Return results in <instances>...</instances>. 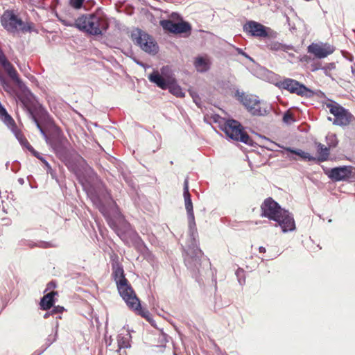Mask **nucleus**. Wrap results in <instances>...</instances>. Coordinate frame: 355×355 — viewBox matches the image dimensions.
Instances as JSON below:
<instances>
[{"label": "nucleus", "mask_w": 355, "mask_h": 355, "mask_svg": "<svg viewBox=\"0 0 355 355\" xmlns=\"http://www.w3.org/2000/svg\"><path fill=\"white\" fill-rule=\"evenodd\" d=\"M183 196L185 209L188 217V238L186 242L184 263L187 268L198 279L201 266V257L203 254L199 247L198 233L196 228L191 197L189 191V181L186 178L184 182Z\"/></svg>", "instance_id": "nucleus-1"}, {"label": "nucleus", "mask_w": 355, "mask_h": 355, "mask_svg": "<svg viewBox=\"0 0 355 355\" xmlns=\"http://www.w3.org/2000/svg\"><path fill=\"white\" fill-rule=\"evenodd\" d=\"M54 151L67 168L78 176L87 166L85 160L72 148L67 139L55 144Z\"/></svg>", "instance_id": "nucleus-2"}, {"label": "nucleus", "mask_w": 355, "mask_h": 355, "mask_svg": "<svg viewBox=\"0 0 355 355\" xmlns=\"http://www.w3.org/2000/svg\"><path fill=\"white\" fill-rule=\"evenodd\" d=\"M214 123H218L219 128L223 131L226 136L232 140L241 141L245 144L252 146L253 141L250 137L240 122L234 119L225 120L218 114L212 116Z\"/></svg>", "instance_id": "nucleus-3"}, {"label": "nucleus", "mask_w": 355, "mask_h": 355, "mask_svg": "<svg viewBox=\"0 0 355 355\" xmlns=\"http://www.w3.org/2000/svg\"><path fill=\"white\" fill-rule=\"evenodd\" d=\"M75 27L91 35H102L109 28L106 19L95 15H83L74 22Z\"/></svg>", "instance_id": "nucleus-4"}, {"label": "nucleus", "mask_w": 355, "mask_h": 355, "mask_svg": "<svg viewBox=\"0 0 355 355\" xmlns=\"http://www.w3.org/2000/svg\"><path fill=\"white\" fill-rule=\"evenodd\" d=\"M112 270V276L116 282L117 289L121 297L125 303L128 304L131 307L135 306V304H134L132 300L137 302L136 301H138V297L136 296L135 291L125 277L123 266L118 263H114Z\"/></svg>", "instance_id": "nucleus-5"}, {"label": "nucleus", "mask_w": 355, "mask_h": 355, "mask_svg": "<svg viewBox=\"0 0 355 355\" xmlns=\"http://www.w3.org/2000/svg\"><path fill=\"white\" fill-rule=\"evenodd\" d=\"M168 71H169L168 66L163 67L161 69L162 74L157 71H153V73L149 74L148 80L162 89H168L171 94L177 97H184V93L182 92L181 87L178 85L175 78L166 75Z\"/></svg>", "instance_id": "nucleus-6"}, {"label": "nucleus", "mask_w": 355, "mask_h": 355, "mask_svg": "<svg viewBox=\"0 0 355 355\" xmlns=\"http://www.w3.org/2000/svg\"><path fill=\"white\" fill-rule=\"evenodd\" d=\"M236 94L239 101L253 116H266L271 111V105L264 101H261L257 96L239 93L237 91Z\"/></svg>", "instance_id": "nucleus-7"}, {"label": "nucleus", "mask_w": 355, "mask_h": 355, "mask_svg": "<svg viewBox=\"0 0 355 355\" xmlns=\"http://www.w3.org/2000/svg\"><path fill=\"white\" fill-rule=\"evenodd\" d=\"M326 107L329 109L330 113L334 116V118L329 116L327 119L335 125L345 128L349 125V123L354 120L353 114L348 110L333 100H329V102L326 103Z\"/></svg>", "instance_id": "nucleus-8"}, {"label": "nucleus", "mask_w": 355, "mask_h": 355, "mask_svg": "<svg viewBox=\"0 0 355 355\" xmlns=\"http://www.w3.org/2000/svg\"><path fill=\"white\" fill-rule=\"evenodd\" d=\"M1 23L2 26L9 32L17 31L18 27L22 32H31L33 29L32 22H24L13 10L4 11L1 17Z\"/></svg>", "instance_id": "nucleus-9"}, {"label": "nucleus", "mask_w": 355, "mask_h": 355, "mask_svg": "<svg viewBox=\"0 0 355 355\" xmlns=\"http://www.w3.org/2000/svg\"><path fill=\"white\" fill-rule=\"evenodd\" d=\"M273 84L280 89L287 90L291 94L300 96L311 97L314 94L311 89L292 78H281L279 76H277Z\"/></svg>", "instance_id": "nucleus-10"}, {"label": "nucleus", "mask_w": 355, "mask_h": 355, "mask_svg": "<svg viewBox=\"0 0 355 355\" xmlns=\"http://www.w3.org/2000/svg\"><path fill=\"white\" fill-rule=\"evenodd\" d=\"M131 40L142 51L155 55L158 52L159 46L153 37L140 29H136L131 33Z\"/></svg>", "instance_id": "nucleus-11"}, {"label": "nucleus", "mask_w": 355, "mask_h": 355, "mask_svg": "<svg viewBox=\"0 0 355 355\" xmlns=\"http://www.w3.org/2000/svg\"><path fill=\"white\" fill-rule=\"evenodd\" d=\"M284 209L271 198H266L261 205V216L272 220H277Z\"/></svg>", "instance_id": "nucleus-12"}, {"label": "nucleus", "mask_w": 355, "mask_h": 355, "mask_svg": "<svg viewBox=\"0 0 355 355\" xmlns=\"http://www.w3.org/2000/svg\"><path fill=\"white\" fill-rule=\"evenodd\" d=\"M243 30L248 35L262 38L268 36L270 28L257 21L249 20L243 24Z\"/></svg>", "instance_id": "nucleus-13"}, {"label": "nucleus", "mask_w": 355, "mask_h": 355, "mask_svg": "<svg viewBox=\"0 0 355 355\" xmlns=\"http://www.w3.org/2000/svg\"><path fill=\"white\" fill-rule=\"evenodd\" d=\"M160 25L164 30L175 34L187 33L191 31L190 24L184 21L173 22L170 19H164L160 21Z\"/></svg>", "instance_id": "nucleus-14"}, {"label": "nucleus", "mask_w": 355, "mask_h": 355, "mask_svg": "<svg viewBox=\"0 0 355 355\" xmlns=\"http://www.w3.org/2000/svg\"><path fill=\"white\" fill-rule=\"evenodd\" d=\"M277 218V220H274V221L277 222L275 226H279L282 232L286 233L295 230V223L293 216L288 210L284 209L281 214L278 215Z\"/></svg>", "instance_id": "nucleus-15"}, {"label": "nucleus", "mask_w": 355, "mask_h": 355, "mask_svg": "<svg viewBox=\"0 0 355 355\" xmlns=\"http://www.w3.org/2000/svg\"><path fill=\"white\" fill-rule=\"evenodd\" d=\"M352 166H342L331 168L325 172L328 178L334 182H340L347 180L352 175Z\"/></svg>", "instance_id": "nucleus-16"}, {"label": "nucleus", "mask_w": 355, "mask_h": 355, "mask_svg": "<svg viewBox=\"0 0 355 355\" xmlns=\"http://www.w3.org/2000/svg\"><path fill=\"white\" fill-rule=\"evenodd\" d=\"M0 64L8 74V76L12 80H13L19 87L21 88L24 85L22 80L19 78L18 73L16 69L14 68L13 65L8 60L6 56L4 53L0 48Z\"/></svg>", "instance_id": "nucleus-17"}, {"label": "nucleus", "mask_w": 355, "mask_h": 355, "mask_svg": "<svg viewBox=\"0 0 355 355\" xmlns=\"http://www.w3.org/2000/svg\"><path fill=\"white\" fill-rule=\"evenodd\" d=\"M335 48L328 43H312L308 46V52L318 58H324L334 53Z\"/></svg>", "instance_id": "nucleus-18"}, {"label": "nucleus", "mask_w": 355, "mask_h": 355, "mask_svg": "<svg viewBox=\"0 0 355 355\" xmlns=\"http://www.w3.org/2000/svg\"><path fill=\"white\" fill-rule=\"evenodd\" d=\"M28 114H29L31 119L35 123L37 128L39 130V131L42 135L44 138L46 140H47L48 136L46 134V132H45L44 130L43 129V128L42 127L40 123L39 122V120L42 121H46V122L49 121L50 120V116H49V113L42 106L38 108V110H37L36 114H35L33 112V111L31 110V109H28Z\"/></svg>", "instance_id": "nucleus-19"}, {"label": "nucleus", "mask_w": 355, "mask_h": 355, "mask_svg": "<svg viewBox=\"0 0 355 355\" xmlns=\"http://www.w3.org/2000/svg\"><path fill=\"white\" fill-rule=\"evenodd\" d=\"M193 64L197 71L205 73L209 70L211 62L209 58L200 56L195 59Z\"/></svg>", "instance_id": "nucleus-20"}, {"label": "nucleus", "mask_w": 355, "mask_h": 355, "mask_svg": "<svg viewBox=\"0 0 355 355\" xmlns=\"http://www.w3.org/2000/svg\"><path fill=\"white\" fill-rule=\"evenodd\" d=\"M109 225L121 239H123L125 232L129 230L130 227V224L124 220L121 221L122 227H119L116 223L112 220L109 221Z\"/></svg>", "instance_id": "nucleus-21"}, {"label": "nucleus", "mask_w": 355, "mask_h": 355, "mask_svg": "<svg viewBox=\"0 0 355 355\" xmlns=\"http://www.w3.org/2000/svg\"><path fill=\"white\" fill-rule=\"evenodd\" d=\"M57 295V292L55 291H51L43 296V297L41 298L40 306V309L42 310H49L50 309L54 302V297Z\"/></svg>", "instance_id": "nucleus-22"}, {"label": "nucleus", "mask_w": 355, "mask_h": 355, "mask_svg": "<svg viewBox=\"0 0 355 355\" xmlns=\"http://www.w3.org/2000/svg\"><path fill=\"white\" fill-rule=\"evenodd\" d=\"M266 47L272 51H284L287 52L289 50H293V46L292 45H287L280 43L277 41H270L267 43Z\"/></svg>", "instance_id": "nucleus-23"}, {"label": "nucleus", "mask_w": 355, "mask_h": 355, "mask_svg": "<svg viewBox=\"0 0 355 355\" xmlns=\"http://www.w3.org/2000/svg\"><path fill=\"white\" fill-rule=\"evenodd\" d=\"M285 151L298 155L304 160L314 161L315 158L311 155L309 153L304 152L301 149H295L291 147L281 146Z\"/></svg>", "instance_id": "nucleus-24"}, {"label": "nucleus", "mask_w": 355, "mask_h": 355, "mask_svg": "<svg viewBox=\"0 0 355 355\" xmlns=\"http://www.w3.org/2000/svg\"><path fill=\"white\" fill-rule=\"evenodd\" d=\"M317 152L318 153V161L324 162L326 161L329 157V148L320 143H318L317 144Z\"/></svg>", "instance_id": "nucleus-25"}, {"label": "nucleus", "mask_w": 355, "mask_h": 355, "mask_svg": "<svg viewBox=\"0 0 355 355\" xmlns=\"http://www.w3.org/2000/svg\"><path fill=\"white\" fill-rule=\"evenodd\" d=\"M59 327V322L58 321L55 323V327L53 328L54 334L53 335H49L46 339V347L41 352H34L33 355H40L44 352V350H46L52 343H53L56 339L58 336V330Z\"/></svg>", "instance_id": "nucleus-26"}, {"label": "nucleus", "mask_w": 355, "mask_h": 355, "mask_svg": "<svg viewBox=\"0 0 355 355\" xmlns=\"http://www.w3.org/2000/svg\"><path fill=\"white\" fill-rule=\"evenodd\" d=\"M137 302H135L132 300V302H134V304H135V306L131 307L128 304H126L127 306L132 310H134L136 311L139 315H141L142 317L146 318L147 320H149L150 318V313L148 310L143 309L141 306L140 301L138 299V301H136Z\"/></svg>", "instance_id": "nucleus-27"}, {"label": "nucleus", "mask_w": 355, "mask_h": 355, "mask_svg": "<svg viewBox=\"0 0 355 355\" xmlns=\"http://www.w3.org/2000/svg\"><path fill=\"white\" fill-rule=\"evenodd\" d=\"M35 157H37L38 159H40L42 164H44L47 173H50L52 176H53V174L55 173L53 170L52 169L51 165L49 163L46 161V159L42 157L40 153L37 151L34 152L33 155Z\"/></svg>", "instance_id": "nucleus-28"}, {"label": "nucleus", "mask_w": 355, "mask_h": 355, "mask_svg": "<svg viewBox=\"0 0 355 355\" xmlns=\"http://www.w3.org/2000/svg\"><path fill=\"white\" fill-rule=\"evenodd\" d=\"M326 141L329 148L336 147L338 142L336 135L333 133H329L326 136Z\"/></svg>", "instance_id": "nucleus-29"}, {"label": "nucleus", "mask_w": 355, "mask_h": 355, "mask_svg": "<svg viewBox=\"0 0 355 355\" xmlns=\"http://www.w3.org/2000/svg\"><path fill=\"white\" fill-rule=\"evenodd\" d=\"M26 245L31 248H33L35 246L42 248H49L54 247V245L53 244H51V243L46 242V241H39L37 243H33L32 241H28V243Z\"/></svg>", "instance_id": "nucleus-30"}, {"label": "nucleus", "mask_w": 355, "mask_h": 355, "mask_svg": "<svg viewBox=\"0 0 355 355\" xmlns=\"http://www.w3.org/2000/svg\"><path fill=\"white\" fill-rule=\"evenodd\" d=\"M235 275L236 276L239 284L241 286H243L245 283V272L243 269L239 268L236 272Z\"/></svg>", "instance_id": "nucleus-31"}, {"label": "nucleus", "mask_w": 355, "mask_h": 355, "mask_svg": "<svg viewBox=\"0 0 355 355\" xmlns=\"http://www.w3.org/2000/svg\"><path fill=\"white\" fill-rule=\"evenodd\" d=\"M17 138L18 139L20 144L24 146L28 151H30L33 155L34 152L36 150L33 148V147L29 144L26 139L22 137L21 136L17 135Z\"/></svg>", "instance_id": "nucleus-32"}, {"label": "nucleus", "mask_w": 355, "mask_h": 355, "mask_svg": "<svg viewBox=\"0 0 355 355\" xmlns=\"http://www.w3.org/2000/svg\"><path fill=\"white\" fill-rule=\"evenodd\" d=\"M1 119L9 128L13 129V128L15 127V121L11 117V116L8 114V113L3 116V117L1 118Z\"/></svg>", "instance_id": "nucleus-33"}, {"label": "nucleus", "mask_w": 355, "mask_h": 355, "mask_svg": "<svg viewBox=\"0 0 355 355\" xmlns=\"http://www.w3.org/2000/svg\"><path fill=\"white\" fill-rule=\"evenodd\" d=\"M335 67H336L335 64L334 62H331V63L327 64L325 66L322 67V68L316 67L315 69H313V71L322 69L326 76H330L329 72L331 70L334 69Z\"/></svg>", "instance_id": "nucleus-34"}, {"label": "nucleus", "mask_w": 355, "mask_h": 355, "mask_svg": "<svg viewBox=\"0 0 355 355\" xmlns=\"http://www.w3.org/2000/svg\"><path fill=\"white\" fill-rule=\"evenodd\" d=\"M64 311V307L60 306H54L51 311V315H55V321L58 322V319H61L60 314Z\"/></svg>", "instance_id": "nucleus-35"}, {"label": "nucleus", "mask_w": 355, "mask_h": 355, "mask_svg": "<svg viewBox=\"0 0 355 355\" xmlns=\"http://www.w3.org/2000/svg\"><path fill=\"white\" fill-rule=\"evenodd\" d=\"M85 0H69V5L75 8L80 9L83 7Z\"/></svg>", "instance_id": "nucleus-36"}, {"label": "nucleus", "mask_w": 355, "mask_h": 355, "mask_svg": "<svg viewBox=\"0 0 355 355\" xmlns=\"http://www.w3.org/2000/svg\"><path fill=\"white\" fill-rule=\"evenodd\" d=\"M283 121L286 123H290L291 121H293V116L288 112L284 113L283 116Z\"/></svg>", "instance_id": "nucleus-37"}, {"label": "nucleus", "mask_w": 355, "mask_h": 355, "mask_svg": "<svg viewBox=\"0 0 355 355\" xmlns=\"http://www.w3.org/2000/svg\"><path fill=\"white\" fill-rule=\"evenodd\" d=\"M236 51L238 52L239 54L242 55L243 56L249 59L250 60H253L252 58L250 56H249L245 52H244L243 49L237 48Z\"/></svg>", "instance_id": "nucleus-38"}, {"label": "nucleus", "mask_w": 355, "mask_h": 355, "mask_svg": "<svg viewBox=\"0 0 355 355\" xmlns=\"http://www.w3.org/2000/svg\"><path fill=\"white\" fill-rule=\"evenodd\" d=\"M18 67H19L20 70L24 73L25 75L28 71V70H30L29 66L26 65L25 64L23 65L18 64Z\"/></svg>", "instance_id": "nucleus-39"}, {"label": "nucleus", "mask_w": 355, "mask_h": 355, "mask_svg": "<svg viewBox=\"0 0 355 355\" xmlns=\"http://www.w3.org/2000/svg\"><path fill=\"white\" fill-rule=\"evenodd\" d=\"M0 85H1L3 87L8 85L6 78L3 76V74L1 73V71H0Z\"/></svg>", "instance_id": "nucleus-40"}, {"label": "nucleus", "mask_w": 355, "mask_h": 355, "mask_svg": "<svg viewBox=\"0 0 355 355\" xmlns=\"http://www.w3.org/2000/svg\"><path fill=\"white\" fill-rule=\"evenodd\" d=\"M55 287H56V284L54 282H50L47 284V288H55Z\"/></svg>", "instance_id": "nucleus-41"}, {"label": "nucleus", "mask_w": 355, "mask_h": 355, "mask_svg": "<svg viewBox=\"0 0 355 355\" xmlns=\"http://www.w3.org/2000/svg\"><path fill=\"white\" fill-rule=\"evenodd\" d=\"M349 125H351L352 127V128L354 129V135H355V117L354 116V120L352 121V123H349Z\"/></svg>", "instance_id": "nucleus-42"}, {"label": "nucleus", "mask_w": 355, "mask_h": 355, "mask_svg": "<svg viewBox=\"0 0 355 355\" xmlns=\"http://www.w3.org/2000/svg\"><path fill=\"white\" fill-rule=\"evenodd\" d=\"M259 251L260 253H265L266 252V248L264 247L260 246L259 248Z\"/></svg>", "instance_id": "nucleus-43"}, {"label": "nucleus", "mask_w": 355, "mask_h": 355, "mask_svg": "<svg viewBox=\"0 0 355 355\" xmlns=\"http://www.w3.org/2000/svg\"><path fill=\"white\" fill-rule=\"evenodd\" d=\"M171 17L173 18V19H178L180 17V15L178 14V13H175V12H173L171 14Z\"/></svg>", "instance_id": "nucleus-44"}, {"label": "nucleus", "mask_w": 355, "mask_h": 355, "mask_svg": "<svg viewBox=\"0 0 355 355\" xmlns=\"http://www.w3.org/2000/svg\"><path fill=\"white\" fill-rule=\"evenodd\" d=\"M63 24L65 26H74L75 27L74 24H71V23H69V22H65V21H63Z\"/></svg>", "instance_id": "nucleus-45"}, {"label": "nucleus", "mask_w": 355, "mask_h": 355, "mask_svg": "<svg viewBox=\"0 0 355 355\" xmlns=\"http://www.w3.org/2000/svg\"><path fill=\"white\" fill-rule=\"evenodd\" d=\"M285 17H286V23L288 24V25L289 26H291V23H290V18H289V17H288V16H287V15H285Z\"/></svg>", "instance_id": "nucleus-46"}, {"label": "nucleus", "mask_w": 355, "mask_h": 355, "mask_svg": "<svg viewBox=\"0 0 355 355\" xmlns=\"http://www.w3.org/2000/svg\"><path fill=\"white\" fill-rule=\"evenodd\" d=\"M18 182L21 184V185H23L24 184V180L21 178H19L18 179Z\"/></svg>", "instance_id": "nucleus-47"}, {"label": "nucleus", "mask_w": 355, "mask_h": 355, "mask_svg": "<svg viewBox=\"0 0 355 355\" xmlns=\"http://www.w3.org/2000/svg\"><path fill=\"white\" fill-rule=\"evenodd\" d=\"M50 315H51V311H49V312H46V313L44 315V318H49Z\"/></svg>", "instance_id": "nucleus-48"}, {"label": "nucleus", "mask_w": 355, "mask_h": 355, "mask_svg": "<svg viewBox=\"0 0 355 355\" xmlns=\"http://www.w3.org/2000/svg\"><path fill=\"white\" fill-rule=\"evenodd\" d=\"M352 73L355 76V65L351 67Z\"/></svg>", "instance_id": "nucleus-49"}, {"label": "nucleus", "mask_w": 355, "mask_h": 355, "mask_svg": "<svg viewBox=\"0 0 355 355\" xmlns=\"http://www.w3.org/2000/svg\"><path fill=\"white\" fill-rule=\"evenodd\" d=\"M135 62H136L138 65H139V66H142V67H144V65L141 62L138 61V60H135Z\"/></svg>", "instance_id": "nucleus-50"}, {"label": "nucleus", "mask_w": 355, "mask_h": 355, "mask_svg": "<svg viewBox=\"0 0 355 355\" xmlns=\"http://www.w3.org/2000/svg\"><path fill=\"white\" fill-rule=\"evenodd\" d=\"M287 158H288L289 159H293V160H295L296 158L293 157L292 155H287Z\"/></svg>", "instance_id": "nucleus-51"}, {"label": "nucleus", "mask_w": 355, "mask_h": 355, "mask_svg": "<svg viewBox=\"0 0 355 355\" xmlns=\"http://www.w3.org/2000/svg\"><path fill=\"white\" fill-rule=\"evenodd\" d=\"M316 67L322 68V67H321L320 65H315V66L314 67V68H313V69H315V68H316Z\"/></svg>", "instance_id": "nucleus-52"}]
</instances>
